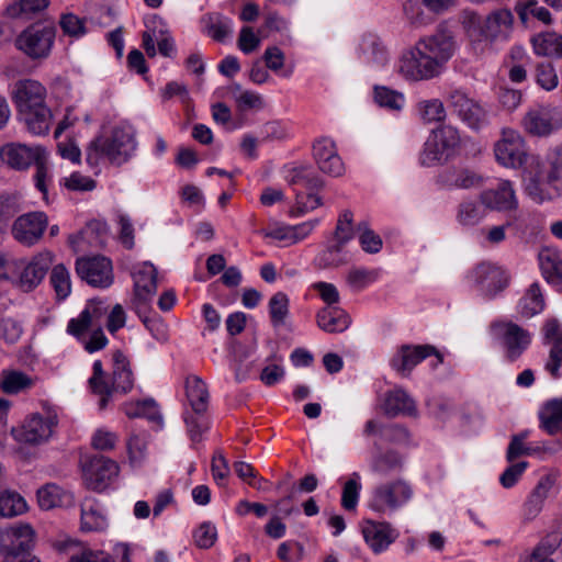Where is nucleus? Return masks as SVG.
Here are the masks:
<instances>
[{
  "label": "nucleus",
  "instance_id": "58836bf2",
  "mask_svg": "<svg viewBox=\"0 0 562 562\" xmlns=\"http://www.w3.org/2000/svg\"><path fill=\"white\" fill-rule=\"evenodd\" d=\"M551 362L549 363V370L552 374H557L560 362L562 361V337H557L553 342V347L550 352Z\"/></svg>",
  "mask_w": 562,
  "mask_h": 562
},
{
  "label": "nucleus",
  "instance_id": "f03ea898",
  "mask_svg": "<svg viewBox=\"0 0 562 562\" xmlns=\"http://www.w3.org/2000/svg\"><path fill=\"white\" fill-rule=\"evenodd\" d=\"M461 24L473 43H504L514 31V14L508 9H499L483 20L476 12L464 10L461 13Z\"/></svg>",
  "mask_w": 562,
  "mask_h": 562
},
{
  "label": "nucleus",
  "instance_id": "8fccbe9b",
  "mask_svg": "<svg viewBox=\"0 0 562 562\" xmlns=\"http://www.w3.org/2000/svg\"><path fill=\"white\" fill-rule=\"evenodd\" d=\"M127 65L134 70H147L145 58L140 50L132 49L127 55Z\"/></svg>",
  "mask_w": 562,
  "mask_h": 562
},
{
  "label": "nucleus",
  "instance_id": "c03bdc74",
  "mask_svg": "<svg viewBox=\"0 0 562 562\" xmlns=\"http://www.w3.org/2000/svg\"><path fill=\"white\" fill-rule=\"evenodd\" d=\"M216 539V533L209 525H203L200 528V535L198 537V544L201 548H209L213 546Z\"/></svg>",
  "mask_w": 562,
  "mask_h": 562
},
{
  "label": "nucleus",
  "instance_id": "de8ad7c7",
  "mask_svg": "<svg viewBox=\"0 0 562 562\" xmlns=\"http://www.w3.org/2000/svg\"><path fill=\"white\" fill-rule=\"evenodd\" d=\"M496 196L498 198L496 200V204L499 206V207H507V209H512L516 205L515 201H514V193L512 191L510 188L508 187H504L502 188L497 193H496Z\"/></svg>",
  "mask_w": 562,
  "mask_h": 562
},
{
  "label": "nucleus",
  "instance_id": "9b49d317",
  "mask_svg": "<svg viewBox=\"0 0 562 562\" xmlns=\"http://www.w3.org/2000/svg\"><path fill=\"white\" fill-rule=\"evenodd\" d=\"M18 113L46 103V89L35 80H20L13 91Z\"/></svg>",
  "mask_w": 562,
  "mask_h": 562
},
{
  "label": "nucleus",
  "instance_id": "412c9836",
  "mask_svg": "<svg viewBox=\"0 0 562 562\" xmlns=\"http://www.w3.org/2000/svg\"><path fill=\"white\" fill-rule=\"evenodd\" d=\"M515 11L524 24H527L530 16H533L546 24L551 22V13L549 10L544 7H539L536 0L517 2Z\"/></svg>",
  "mask_w": 562,
  "mask_h": 562
},
{
  "label": "nucleus",
  "instance_id": "423d86ee",
  "mask_svg": "<svg viewBox=\"0 0 562 562\" xmlns=\"http://www.w3.org/2000/svg\"><path fill=\"white\" fill-rule=\"evenodd\" d=\"M48 227V216L43 211H32L19 215L11 226V235L24 247L37 245Z\"/></svg>",
  "mask_w": 562,
  "mask_h": 562
},
{
  "label": "nucleus",
  "instance_id": "bf43d9fd",
  "mask_svg": "<svg viewBox=\"0 0 562 562\" xmlns=\"http://www.w3.org/2000/svg\"><path fill=\"white\" fill-rule=\"evenodd\" d=\"M186 66L189 70H204L206 63L200 52H194L187 58Z\"/></svg>",
  "mask_w": 562,
  "mask_h": 562
},
{
  "label": "nucleus",
  "instance_id": "4468645a",
  "mask_svg": "<svg viewBox=\"0 0 562 562\" xmlns=\"http://www.w3.org/2000/svg\"><path fill=\"white\" fill-rule=\"evenodd\" d=\"M202 23L204 33L216 42H225L233 33V21L221 13L204 15Z\"/></svg>",
  "mask_w": 562,
  "mask_h": 562
},
{
  "label": "nucleus",
  "instance_id": "cd10ccee",
  "mask_svg": "<svg viewBox=\"0 0 562 562\" xmlns=\"http://www.w3.org/2000/svg\"><path fill=\"white\" fill-rule=\"evenodd\" d=\"M414 409L412 401L403 393H394L386 398L385 413L390 416H396L400 413L412 412Z\"/></svg>",
  "mask_w": 562,
  "mask_h": 562
},
{
  "label": "nucleus",
  "instance_id": "2eb2a0df",
  "mask_svg": "<svg viewBox=\"0 0 562 562\" xmlns=\"http://www.w3.org/2000/svg\"><path fill=\"white\" fill-rule=\"evenodd\" d=\"M34 384L33 378L19 370H2L0 373V389L9 395L30 390Z\"/></svg>",
  "mask_w": 562,
  "mask_h": 562
},
{
  "label": "nucleus",
  "instance_id": "473e14b6",
  "mask_svg": "<svg viewBox=\"0 0 562 562\" xmlns=\"http://www.w3.org/2000/svg\"><path fill=\"white\" fill-rule=\"evenodd\" d=\"M431 351H434L430 347H416L414 349L405 348L402 369L405 370L412 364H416L419 360L426 358Z\"/></svg>",
  "mask_w": 562,
  "mask_h": 562
},
{
  "label": "nucleus",
  "instance_id": "b1692460",
  "mask_svg": "<svg viewBox=\"0 0 562 562\" xmlns=\"http://www.w3.org/2000/svg\"><path fill=\"white\" fill-rule=\"evenodd\" d=\"M363 536L374 551H380L392 542L390 530L376 525L366 527L363 529Z\"/></svg>",
  "mask_w": 562,
  "mask_h": 562
},
{
  "label": "nucleus",
  "instance_id": "774afa93",
  "mask_svg": "<svg viewBox=\"0 0 562 562\" xmlns=\"http://www.w3.org/2000/svg\"><path fill=\"white\" fill-rule=\"evenodd\" d=\"M2 562H41L37 557H35L32 552L21 553L18 555L9 554L7 559H3Z\"/></svg>",
  "mask_w": 562,
  "mask_h": 562
},
{
  "label": "nucleus",
  "instance_id": "1a4fd4ad",
  "mask_svg": "<svg viewBox=\"0 0 562 562\" xmlns=\"http://www.w3.org/2000/svg\"><path fill=\"white\" fill-rule=\"evenodd\" d=\"M77 273L92 286H106L112 282V265L104 257H90L77 260Z\"/></svg>",
  "mask_w": 562,
  "mask_h": 562
},
{
  "label": "nucleus",
  "instance_id": "a878e982",
  "mask_svg": "<svg viewBox=\"0 0 562 562\" xmlns=\"http://www.w3.org/2000/svg\"><path fill=\"white\" fill-rule=\"evenodd\" d=\"M21 211L20 200L15 194H0V225H5Z\"/></svg>",
  "mask_w": 562,
  "mask_h": 562
},
{
  "label": "nucleus",
  "instance_id": "0e129e2a",
  "mask_svg": "<svg viewBox=\"0 0 562 562\" xmlns=\"http://www.w3.org/2000/svg\"><path fill=\"white\" fill-rule=\"evenodd\" d=\"M335 235L340 243L349 239L351 236V220L346 218L344 222L340 221L337 225Z\"/></svg>",
  "mask_w": 562,
  "mask_h": 562
},
{
  "label": "nucleus",
  "instance_id": "338daca9",
  "mask_svg": "<svg viewBox=\"0 0 562 562\" xmlns=\"http://www.w3.org/2000/svg\"><path fill=\"white\" fill-rule=\"evenodd\" d=\"M158 50L166 57H171L175 52V43L168 36H162L157 40Z\"/></svg>",
  "mask_w": 562,
  "mask_h": 562
},
{
  "label": "nucleus",
  "instance_id": "4d7b16f0",
  "mask_svg": "<svg viewBox=\"0 0 562 562\" xmlns=\"http://www.w3.org/2000/svg\"><path fill=\"white\" fill-rule=\"evenodd\" d=\"M282 375V370L280 367L273 364V366H270V367H267L262 370V373H261V380L266 383V384H272L274 383L276 381H278V379Z\"/></svg>",
  "mask_w": 562,
  "mask_h": 562
},
{
  "label": "nucleus",
  "instance_id": "393cba45",
  "mask_svg": "<svg viewBox=\"0 0 562 562\" xmlns=\"http://www.w3.org/2000/svg\"><path fill=\"white\" fill-rule=\"evenodd\" d=\"M541 420L549 432L557 431L562 423V402L553 401L546 405L541 413Z\"/></svg>",
  "mask_w": 562,
  "mask_h": 562
},
{
  "label": "nucleus",
  "instance_id": "13d9d810",
  "mask_svg": "<svg viewBox=\"0 0 562 562\" xmlns=\"http://www.w3.org/2000/svg\"><path fill=\"white\" fill-rule=\"evenodd\" d=\"M361 243L366 250L371 252L378 251L381 246V240L372 232H364L361 237Z\"/></svg>",
  "mask_w": 562,
  "mask_h": 562
},
{
  "label": "nucleus",
  "instance_id": "bb28decb",
  "mask_svg": "<svg viewBox=\"0 0 562 562\" xmlns=\"http://www.w3.org/2000/svg\"><path fill=\"white\" fill-rule=\"evenodd\" d=\"M188 396L196 412H203L206 407L207 392L205 384L200 380H192L188 384Z\"/></svg>",
  "mask_w": 562,
  "mask_h": 562
},
{
  "label": "nucleus",
  "instance_id": "c9c22d12",
  "mask_svg": "<svg viewBox=\"0 0 562 562\" xmlns=\"http://www.w3.org/2000/svg\"><path fill=\"white\" fill-rule=\"evenodd\" d=\"M267 67L271 70H279L283 67L284 55L278 47H270L265 53Z\"/></svg>",
  "mask_w": 562,
  "mask_h": 562
},
{
  "label": "nucleus",
  "instance_id": "ea45409f",
  "mask_svg": "<svg viewBox=\"0 0 562 562\" xmlns=\"http://www.w3.org/2000/svg\"><path fill=\"white\" fill-rule=\"evenodd\" d=\"M106 40H108L109 45H111L114 48L116 56L119 58L122 57L123 50H124V40H123L122 27L119 26L117 29L108 33Z\"/></svg>",
  "mask_w": 562,
  "mask_h": 562
},
{
  "label": "nucleus",
  "instance_id": "e2e57ef3",
  "mask_svg": "<svg viewBox=\"0 0 562 562\" xmlns=\"http://www.w3.org/2000/svg\"><path fill=\"white\" fill-rule=\"evenodd\" d=\"M530 130L537 135H544L551 131V124L547 120L533 117L530 122Z\"/></svg>",
  "mask_w": 562,
  "mask_h": 562
},
{
  "label": "nucleus",
  "instance_id": "5fc2aeb1",
  "mask_svg": "<svg viewBox=\"0 0 562 562\" xmlns=\"http://www.w3.org/2000/svg\"><path fill=\"white\" fill-rule=\"evenodd\" d=\"M403 10L406 18L412 23L417 22L419 14L422 13L418 0H407L403 5Z\"/></svg>",
  "mask_w": 562,
  "mask_h": 562
},
{
  "label": "nucleus",
  "instance_id": "0eeeda50",
  "mask_svg": "<svg viewBox=\"0 0 562 562\" xmlns=\"http://www.w3.org/2000/svg\"><path fill=\"white\" fill-rule=\"evenodd\" d=\"M34 548V530L29 524L16 522L0 529V555H18L32 552Z\"/></svg>",
  "mask_w": 562,
  "mask_h": 562
},
{
  "label": "nucleus",
  "instance_id": "a211bd4d",
  "mask_svg": "<svg viewBox=\"0 0 562 562\" xmlns=\"http://www.w3.org/2000/svg\"><path fill=\"white\" fill-rule=\"evenodd\" d=\"M136 295L146 300L156 289V270L151 265L144 263L134 274Z\"/></svg>",
  "mask_w": 562,
  "mask_h": 562
},
{
  "label": "nucleus",
  "instance_id": "39448f33",
  "mask_svg": "<svg viewBox=\"0 0 562 562\" xmlns=\"http://www.w3.org/2000/svg\"><path fill=\"white\" fill-rule=\"evenodd\" d=\"M56 35L50 24L34 23L25 29L15 40V46L33 59L48 56Z\"/></svg>",
  "mask_w": 562,
  "mask_h": 562
},
{
  "label": "nucleus",
  "instance_id": "2f4dec72",
  "mask_svg": "<svg viewBox=\"0 0 562 562\" xmlns=\"http://www.w3.org/2000/svg\"><path fill=\"white\" fill-rule=\"evenodd\" d=\"M260 44L259 37L254 33L249 26H244L240 30L238 38V47L246 54L254 52Z\"/></svg>",
  "mask_w": 562,
  "mask_h": 562
},
{
  "label": "nucleus",
  "instance_id": "aec40b11",
  "mask_svg": "<svg viewBox=\"0 0 562 562\" xmlns=\"http://www.w3.org/2000/svg\"><path fill=\"white\" fill-rule=\"evenodd\" d=\"M27 509L25 499L16 492L4 491L0 494V516L15 517Z\"/></svg>",
  "mask_w": 562,
  "mask_h": 562
},
{
  "label": "nucleus",
  "instance_id": "6e6d98bb",
  "mask_svg": "<svg viewBox=\"0 0 562 562\" xmlns=\"http://www.w3.org/2000/svg\"><path fill=\"white\" fill-rule=\"evenodd\" d=\"M317 288L319 290L322 299L326 303L333 304L338 301V292L331 284L319 283Z\"/></svg>",
  "mask_w": 562,
  "mask_h": 562
},
{
  "label": "nucleus",
  "instance_id": "09e8293b",
  "mask_svg": "<svg viewBox=\"0 0 562 562\" xmlns=\"http://www.w3.org/2000/svg\"><path fill=\"white\" fill-rule=\"evenodd\" d=\"M266 531L272 538H280L285 531V525L282 522L280 517L273 516L269 520Z\"/></svg>",
  "mask_w": 562,
  "mask_h": 562
},
{
  "label": "nucleus",
  "instance_id": "20e7f679",
  "mask_svg": "<svg viewBox=\"0 0 562 562\" xmlns=\"http://www.w3.org/2000/svg\"><path fill=\"white\" fill-rule=\"evenodd\" d=\"M43 411V413L29 414L20 427L12 428L11 434L16 441L36 446L53 437L58 426L57 411L46 405Z\"/></svg>",
  "mask_w": 562,
  "mask_h": 562
},
{
  "label": "nucleus",
  "instance_id": "c85d7f7f",
  "mask_svg": "<svg viewBox=\"0 0 562 562\" xmlns=\"http://www.w3.org/2000/svg\"><path fill=\"white\" fill-rule=\"evenodd\" d=\"M496 154L504 165L521 162L519 148L508 140L504 139L497 144Z\"/></svg>",
  "mask_w": 562,
  "mask_h": 562
},
{
  "label": "nucleus",
  "instance_id": "603ef678",
  "mask_svg": "<svg viewBox=\"0 0 562 562\" xmlns=\"http://www.w3.org/2000/svg\"><path fill=\"white\" fill-rule=\"evenodd\" d=\"M271 314L276 321H282L286 314V299L273 297L271 300Z\"/></svg>",
  "mask_w": 562,
  "mask_h": 562
},
{
  "label": "nucleus",
  "instance_id": "4c0bfd02",
  "mask_svg": "<svg viewBox=\"0 0 562 562\" xmlns=\"http://www.w3.org/2000/svg\"><path fill=\"white\" fill-rule=\"evenodd\" d=\"M98 314V310L94 308L93 312L89 310H85L80 317L76 323H72V333L76 335H80L85 333L88 328H90L93 316Z\"/></svg>",
  "mask_w": 562,
  "mask_h": 562
},
{
  "label": "nucleus",
  "instance_id": "f8f14e48",
  "mask_svg": "<svg viewBox=\"0 0 562 562\" xmlns=\"http://www.w3.org/2000/svg\"><path fill=\"white\" fill-rule=\"evenodd\" d=\"M18 114L20 121L24 123L27 132L32 135L44 136L48 133L53 120V113L46 103Z\"/></svg>",
  "mask_w": 562,
  "mask_h": 562
},
{
  "label": "nucleus",
  "instance_id": "72a5a7b5",
  "mask_svg": "<svg viewBox=\"0 0 562 562\" xmlns=\"http://www.w3.org/2000/svg\"><path fill=\"white\" fill-rule=\"evenodd\" d=\"M509 70H526L529 57L521 46H514L509 53Z\"/></svg>",
  "mask_w": 562,
  "mask_h": 562
},
{
  "label": "nucleus",
  "instance_id": "5701e85b",
  "mask_svg": "<svg viewBox=\"0 0 562 562\" xmlns=\"http://www.w3.org/2000/svg\"><path fill=\"white\" fill-rule=\"evenodd\" d=\"M36 496L38 506L44 510H49L61 505L63 490L54 483H48L38 488Z\"/></svg>",
  "mask_w": 562,
  "mask_h": 562
},
{
  "label": "nucleus",
  "instance_id": "dca6fc26",
  "mask_svg": "<svg viewBox=\"0 0 562 562\" xmlns=\"http://www.w3.org/2000/svg\"><path fill=\"white\" fill-rule=\"evenodd\" d=\"M533 50L539 56L562 58V35L541 32L531 38Z\"/></svg>",
  "mask_w": 562,
  "mask_h": 562
},
{
  "label": "nucleus",
  "instance_id": "79ce46f5",
  "mask_svg": "<svg viewBox=\"0 0 562 562\" xmlns=\"http://www.w3.org/2000/svg\"><path fill=\"white\" fill-rule=\"evenodd\" d=\"M105 345H106V338L103 335L102 329L98 328L97 330H94L91 334L89 340L86 344V349L89 352H94V351L102 349Z\"/></svg>",
  "mask_w": 562,
  "mask_h": 562
},
{
  "label": "nucleus",
  "instance_id": "a18cd8bd",
  "mask_svg": "<svg viewBox=\"0 0 562 562\" xmlns=\"http://www.w3.org/2000/svg\"><path fill=\"white\" fill-rule=\"evenodd\" d=\"M125 323V314L123 308L120 305L114 306L110 316H109V329L114 331L121 328Z\"/></svg>",
  "mask_w": 562,
  "mask_h": 562
},
{
  "label": "nucleus",
  "instance_id": "3c124183",
  "mask_svg": "<svg viewBox=\"0 0 562 562\" xmlns=\"http://www.w3.org/2000/svg\"><path fill=\"white\" fill-rule=\"evenodd\" d=\"M158 37L155 31H145L143 33V48L149 57H154L156 55V42Z\"/></svg>",
  "mask_w": 562,
  "mask_h": 562
},
{
  "label": "nucleus",
  "instance_id": "9d476101",
  "mask_svg": "<svg viewBox=\"0 0 562 562\" xmlns=\"http://www.w3.org/2000/svg\"><path fill=\"white\" fill-rule=\"evenodd\" d=\"M53 265V254L38 252L23 267L19 276V285L24 292L34 290L45 278Z\"/></svg>",
  "mask_w": 562,
  "mask_h": 562
},
{
  "label": "nucleus",
  "instance_id": "680f3d73",
  "mask_svg": "<svg viewBox=\"0 0 562 562\" xmlns=\"http://www.w3.org/2000/svg\"><path fill=\"white\" fill-rule=\"evenodd\" d=\"M528 448H526L522 443V440L520 437H515L509 446L508 449V459L514 460L517 457L527 453Z\"/></svg>",
  "mask_w": 562,
  "mask_h": 562
},
{
  "label": "nucleus",
  "instance_id": "6ab92c4d",
  "mask_svg": "<svg viewBox=\"0 0 562 562\" xmlns=\"http://www.w3.org/2000/svg\"><path fill=\"white\" fill-rule=\"evenodd\" d=\"M115 375L116 370L114 368L103 370L101 363L97 362L93 376L90 379L91 387L100 394H110L112 390L121 386L116 382Z\"/></svg>",
  "mask_w": 562,
  "mask_h": 562
},
{
  "label": "nucleus",
  "instance_id": "69168bd1",
  "mask_svg": "<svg viewBox=\"0 0 562 562\" xmlns=\"http://www.w3.org/2000/svg\"><path fill=\"white\" fill-rule=\"evenodd\" d=\"M259 15V8L255 3H247L240 12V20L245 22H252Z\"/></svg>",
  "mask_w": 562,
  "mask_h": 562
},
{
  "label": "nucleus",
  "instance_id": "c756f323",
  "mask_svg": "<svg viewBox=\"0 0 562 562\" xmlns=\"http://www.w3.org/2000/svg\"><path fill=\"white\" fill-rule=\"evenodd\" d=\"M125 135L123 133H114L111 137L100 138L95 142V146L110 156H116L121 153Z\"/></svg>",
  "mask_w": 562,
  "mask_h": 562
},
{
  "label": "nucleus",
  "instance_id": "49530a36",
  "mask_svg": "<svg viewBox=\"0 0 562 562\" xmlns=\"http://www.w3.org/2000/svg\"><path fill=\"white\" fill-rule=\"evenodd\" d=\"M423 4L434 13H442L454 4V0H422Z\"/></svg>",
  "mask_w": 562,
  "mask_h": 562
},
{
  "label": "nucleus",
  "instance_id": "052dcab7",
  "mask_svg": "<svg viewBox=\"0 0 562 562\" xmlns=\"http://www.w3.org/2000/svg\"><path fill=\"white\" fill-rule=\"evenodd\" d=\"M246 324V317L243 314H234L227 321V326L231 334H239Z\"/></svg>",
  "mask_w": 562,
  "mask_h": 562
},
{
  "label": "nucleus",
  "instance_id": "f704fd0d",
  "mask_svg": "<svg viewBox=\"0 0 562 562\" xmlns=\"http://www.w3.org/2000/svg\"><path fill=\"white\" fill-rule=\"evenodd\" d=\"M358 498V484L355 480H349L345 484L342 493V505L347 509H353Z\"/></svg>",
  "mask_w": 562,
  "mask_h": 562
},
{
  "label": "nucleus",
  "instance_id": "6e6552de",
  "mask_svg": "<svg viewBox=\"0 0 562 562\" xmlns=\"http://www.w3.org/2000/svg\"><path fill=\"white\" fill-rule=\"evenodd\" d=\"M356 56L370 68H384L390 61V52L383 40L373 32L362 33L356 44Z\"/></svg>",
  "mask_w": 562,
  "mask_h": 562
},
{
  "label": "nucleus",
  "instance_id": "7ed1b4c3",
  "mask_svg": "<svg viewBox=\"0 0 562 562\" xmlns=\"http://www.w3.org/2000/svg\"><path fill=\"white\" fill-rule=\"evenodd\" d=\"M47 151L42 146H29L21 143H9L0 148V159L14 170H26L35 166L33 176L35 188L42 193L43 200L48 202Z\"/></svg>",
  "mask_w": 562,
  "mask_h": 562
},
{
  "label": "nucleus",
  "instance_id": "4be33fe9",
  "mask_svg": "<svg viewBox=\"0 0 562 562\" xmlns=\"http://www.w3.org/2000/svg\"><path fill=\"white\" fill-rule=\"evenodd\" d=\"M49 282L58 300H66L70 294V277L64 265H57L52 269Z\"/></svg>",
  "mask_w": 562,
  "mask_h": 562
},
{
  "label": "nucleus",
  "instance_id": "7c9ffc66",
  "mask_svg": "<svg viewBox=\"0 0 562 562\" xmlns=\"http://www.w3.org/2000/svg\"><path fill=\"white\" fill-rule=\"evenodd\" d=\"M23 333L22 326L12 318L0 322V336L9 344L16 342Z\"/></svg>",
  "mask_w": 562,
  "mask_h": 562
},
{
  "label": "nucleus",
  "instance_id": "e433bc0d",
  "mask_svg": "<svg viewBox=\"0 0 562 562\" xmlns=\"http://www.w3.org/2000/svg\"><path fill=\"white\" fill-rule=\"evenodd\" d=\"M542 269L547 273L549 280L562 282V262L546 258L542 261Z\"/></svg>",
  "mask_w": 562,
  "mask_h": 562
},
{
  "label": "nucleus",
  "instance_id": "f3484780",
  "mask_svg": "<svg viewBox=\"0 0 562 562\" xmlns=\"http://www.w3.org/2000/svg\"><path fill=\"white\" fill-rule=\"evenodd\" d=\"M48 0H18L7 8V15L12 19H31L48 7Z\"/></svg>",
  "mask_w": 562,
  "mask_h": 562
},
{
  "label": "nucleus",
  "instance_id": "ddd939ff",
  "mask_svg": "<svg viewBox=\"0 0 562 562\" xmlns=\"http://www.w3.org/2000/svg\"><path fill=\"white\" fill-rule=\"evenodd\" d=\"M87 479L92 488H103L117 474V467L110 460L94 459L85 467Z\"/></svg>",
  "mask_w": 562,
  "mask_h": 562
},
{
  "label": "nucleus",
  "instance_id": "37998d69",
  "mask_svg": "<svg viewBox=\"0 0 562 562\" xmlns=\"http://www.w3.org/2000/svg\"><path fill=\"white\" fill-rule=\"evenodd\" d=\"M265 25L269 30L282 32L288 29V22L277 12H269L266 16Z\"/></svg>",
  "mask_w": 562,
  "mask_h": 562
},
{
  "label": "nucleus",
  "instance_id": "864d4df0",
  "mask_svg": "<svg viewBox=\"0 0 562 562\" xmlns=\"http://www.w3.org/2000/svg\"><path fill=\"white\" fill-rule=\"evenodd\" d=\"M93 445L98 449H111L114 447V437L110 432L99 431L94 436Z\"/></svg>",
  "mask_w": 562,
  "mask_h": 562
},
{
  "label": "nucleus",
  "instance_id": "a19ab883",
  "mask_svg": "<svg viewBox=\"0 0 562 562\" xmlns=\"http://www.w3.org/2000/svg\"><path fill=\"white\" fill-rule=\"evenodd\" d=\"M526 465V462H520L518 464L510 467L501 477L502 484L505 487L512 486L516 482L517 477L522 473Z\"/></svg>",
  "mask_w": 562,
  "mask_h": 562
},
{
  "label": "nucleus",
  "instance_id": "f257e3e1",
  "mask_svg": "<svg viewBox=\"0 0 562 562\" xmlns=\"http://www.w3.org/2000/svg\"><path fill=\"white\" fill-rule=\"evenodd\" d=\"M454 53L450 31L439 26L435 34L422 37L414 47L405 49L398 58V70H436Z\"/></svg>",
  "mask_w": 562,
  "mask_h": 562
}]
</instances>
